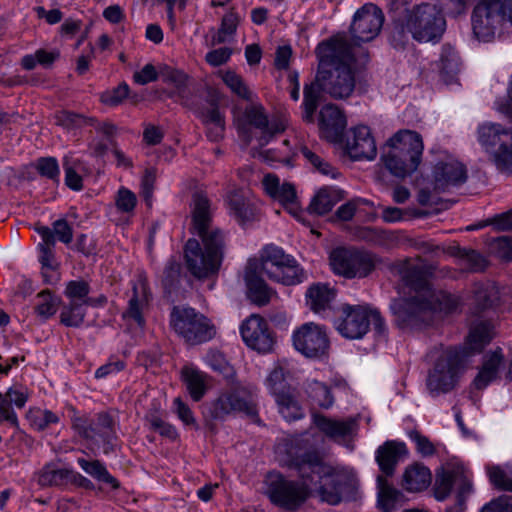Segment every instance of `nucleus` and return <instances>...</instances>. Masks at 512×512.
Wrapping results in <instances>:
<instances>
[{
  "mask_svg": "<svg viewBox=\"0 0 512 512\" xmlns=\"http://www.w3.org/2000/svg\"><path fill=\"white\" fill-rule=\"evenodd\" d=\"M297 447V451H290L287 465L301 480L289 479L278 471L268 472L263 480V494L271 504L288 512H295L305 504L312 485L317 487L322 501L331 505L340 503L343 493L351 488V476L325 462L319 450L308 449L306 440L297 441Z\"/></svg>",
  "mask_w": 512,
  "mask_h": 512,
  "instance_id": "1",
  "label": "nucleus"
},
{
  "mask_svg": "<svg viewBox=\"0 0 512 512\" xmlns=\"http://www.w3.org/2000/svg\"><path fill=\"white\" fill-rule=\"evenodd\" d=\"M432 266L404 260L398 264V273L405 287L413 293L408 298L393 299L390 309L400 328L414 327L426 321L431 311L452 313L460 305L459 297L445 291H435L426 279Z\"/></svg>",
  "mask_w": 512,
  "mask_h": 512,
  "instance_id": "2",
  "label": "nucleus"
},
{
  "mask_svg": "<svg viewBox=\"0 0 512 512\" xmlns=\"http://www.w3.org/2000/svg\"><path fill=\"white\" fill-rule=\"evenodd\" d=\"M318 71L316 81L323 92L334 99H346L355 89L352 45L345 37H334L316 48Z\"/></svg>",
  "mask_w": 512,
  "mask_h": 512,
  "instance_id": "3",
  "label": "nucleus"
},
{
  "mask_svg": "<svg viewBox=\"0 0 512 512\" xmlns=\"http://www.w3.org/2000/svg\"><path fill=\"white\" fill-rule=\"evenodd\" d=\"M493 336L492 323L481 321L471 328L467 336L466 347L450 346L445 348L427 376L426 385L430 394L438 396L454 389L465 357L480 352L492 340Z\"/></svg>",
  "mask_w": 512,
  "mask_h": 512,
  "instance_id": "4",
  "label": "nucleus"
},
{
  "mask_svg": "<svg viewBox=\"0 0 512 512\" xmlns=\"http://www.w3.org/2000/svg\"><path fill=\"white\" fill-rule=\"evenodd\" d=\"M445 29L442 11L434 4L423 3L394 19L389 41L395 49H404L411 38L418 42L438 41Z\"/></svg>",
  "mask_w": 512,
  "mask_h": 512,
  "instance_id": "5",
  "label": "nucleus"
},
{
  "mask_svg": "<svg viewBox=\"0 0 512 512\" xmlns=\"http://www.w3.org/2000/svg\"><path fill=\"white\" fill-rule=\"evenodd\" d=\"M202 240L203 248L196 239H189L184 247V259L187 270L198 280L216 276L221 268L225 239L217 234L206 236Z\"/></svg>",
  "mask_w": 512,
  "mask_h": 512,
  "instance_id": "6",
  "label": "nucleus"
},
{
  "mask_svg": "<svg viewBox=\"0 0 512 512\" xmlns=\"http://www.w3.org/2000/svg\"><path fill=\"white\" fill-rule=\"evenodd\" d=\"M477 39L489 42L507 26H512V0H477L471 15Z\"/></svg>",
  "mask_w": 512,
  "mask_h": 512,
  "instance_id": "7",
  "label": "nucleus"
},
{
  "mask_svg": "<svg viewBox=\"0 0 512 512\" xmlns=\"http://www.w3.org/2000/svg\"><path fill=\"white\" fill-rule=\"evenodd\" d=\"M170 328L186 344L195 346L212 340L216 327L204 314L187 306H174L169 316Z\"/></svg>",
  "mask_w": 512,
  "mask_h": 512,
  "instance_id": "8",
  "label": "nucleus"
},
{
  "mask_svg": "<svg viewBox=\"0 0 512 512\" xmlns=\"http://www.w3.org/2000/svg\"><path fill=\"white\" fill-rule=\"evenodd\" d=\"M477 139L497 169L512 174V127L484 122L477 128Z\"/></svg>",
  "mask_w": 512,
  "mask_h": 512,
  "instance_id": "9",
  "label": "nucleus"
},
{
  "mask_svg": "<svg viewBox=\"0 0 512 512\" xmlns=\"http://www.w3.org/2000/svg\"><path fill=\"white\" fill-rule=\"evenodd\" d=\"M340 311L335 327L346 339H362L368 333L371 323L377 333L383 334L385 331L384 319L377 309L368 305L344 304Z\"/></svg>",
  "mask_w": 512,
  "mask_h": 512,
  "instance_id": "10",
  "label": "nucleus"
},
{
  "mask_svg": "<svg viewBox=\"0 0 512 512\" xmlns=\"http://www.w3.org/2000/svg\"><path fill=\"white\" fill-rule=\"evenodd\" d=\"M260 131L259 146L267 145L277 134L285 131L286 123L283 120L268 119L265 108L260 103H252L246 106L243 115L238 119V132L247 144L252 140L250 128Z\"/></svg>",
  "mask_w": 512,
  "mask_h": 512,
  "instance_id": "11",
  "label": "nucleus"
},
{
  "mask_svg": "<svg viewBox=\"0 0 512 512\" xmlns=\"http://www.w3.org/2000/svg\"><path fill=\"white\" fill-rule=\"evenodd\" d=\"M329 260L336 274L349 279L366 277L375 267L372 254L354 248H336Z\"/></svg>",
  "mask_w": 512,
  "mask_h": 512,
  "instance_id": "12",
  "label": "nucleus"
},
{
  "mask_svg": "<svg viewBox=\"0 0 512 512\" xmlns=\"http://www.w3.org/2000/svg\"><path fill=\"white\" fill-rule=\"evenodd\" d=\"M384 23V15L380 8L372 3H367L358 9L353 17L350 26L352 47L360 45L361 42L373 40L381 31Z\"/></svg>",
  "mask_w": 512,
  "mask_h": 512,
  "instance_id": "13",
  "label": "nucleus"
},
{
  "mask_svg": "<svg viewBox=\"0 0 512 512\" xmlns=\"http://www.w3.org/2000/svg\"><path fill=\"white\" fill-rule=\"evenodd\" d=\"M293 345L307 358H322L328 354L329 339L326 331L315 323H305L294 331Z\"/></svg>",
  "mask_w": 512,
  "mask_h": 512,
  "instance_id": "14",
  "label": "nucleus"
},
{
  "mask_svg": "<svg viewBox=\"0 0 512 512\" xmlns=\"http://www.w3.org/2000/svg\"><path fill=\"white\" fill-rule=\"evenodd\" d=\"M232 413H244L255 421L258 419L257 409L252 397L245 390L224 392L213 402L211 408L213 418L224 419Z\"/></svg>",
  "mask_w": 512,
  "mask_h": 512,
  "instance_id": "15",
  "label": "nucleus"
},
{
  "mask_svg": "<svg viewBox=\"0 0 512 512\" xmlns=\"http://www.w3.org/2000/svg\"><path fill=\"white\" fill-rule=\"evenodd\" d=\"M151 293L146 279L139 276L132 285V295L128 300L122 319L129 329L144 330L146 326L145 314L149 309Z\"/></svg>",
  "mask_w": 512,
  "mask_h": 512,
  "instance_id": "16",
  "label": "nucleus"
},
{
  "mask_svg": "<svg viewBox=\"0 0 512 512\" xmlns=\"http://www.w3.org/2000/svg\"><path fill=\"white\" fill-rule=\"evenodd\" d=\"M265 192L277 201L289 214L300 219L303 211L297 197L295 186L289 182L280 183L279 177L267 174L262 180Z\"/></svg>",
  "mask_w": 512,
  "mask_h": 512,
  "instance_id": "17",
  "label": "nucleus"
},
{
  "mask_svg": "<svg viewBox=\"0 0 512 512\" xmlns=\"http://www.w3.org/2000/svg\"><path fill=\"white\" fill-rule=\"evenodd\" d=\"M243 341L248 347L260 353L270 352L274 338L265 319L258 315L248 317L240 327Z\"/></svg>",
  "mask_w": 512,
  "mask_h": 512,
  "instance_id": "18",
  "label": "nucleus"
},
{
  "mask_svg": "<svg viewBox=\"0 0 512 512\" xmlns=\"http://www.w3.org/2000/svg\"><path fill=\"white\" fill-rule=\"evenodd\" d=\"M433 177L434 189L437 192H445L464 184L467 180V170L457 159L447 156L435 165Z\"/></svg>",
  "mask_w": 512,
  "mask_h": 512,
  "instance_id": "19",
  "label": "nucleus"
},
{
  "mask_svg": "<svg viewBox=\"0 0 512 512\" xmlns=\"http://www.w3.org/2000/svg\"><path fill=\"white\" fill-rule=\"evenodd\" d=\"M191 215L193 233L201 239L213 234H217L220 238L225 239L223 232L212 224L210 201L202 192L193 194Z\"/></svg>",
  "mask_w": 512,
  "mask_h": 512,
  "instance_id": "20",
  "label": "nucleus"
},
{
  "mask_svg": "<svg viewBox=\"0 0 512 512\" xmlns=\"http://www.w3.org/2000/svg\"><path fill=\"white\" fill-rule=\"evenodd\" d=\"M313 423L327 438L336 443H345L356 433L358 422L356 418L333 419L325 415L313 414Z\"/></svg>",
  "mask_w": 512,
  "mask_h": 512,
  "instance_id": "21",
  "label": "nucleus"
},
{
  "mask_svg": "<svg viewBox=\"0 0 512 512\" xmlns=\"http://www.w3.org/2000/svg\"><path fill=\"white\" fill-rule=\"evenodd\" d=\"M347 151L355 160H373L377 154V147L370 128L359 125L352 130V137L347 140Z\"/></svg>",
  "mask_w": 512,
  "mask_h": 512,
  "instance_id": "22",
  "label": "nucleus"
},
{
  "mask_svg": "<svg viewBox=\"0 0 512 512\" xmlns=\"http://www.w3.org/2000/svg\"><path fill=\"white\" fill-rule=\"evenodd\" d=\"M386 148L398 154L406 153L408 157L421 161L424 145L419 133L400 130L387 141Z\"/></svg>",
  "mask_w": 512,
  "mask_h": 512,
  "instance_id": "23",
  "label": "nucleus"
},
{
  "mask_svg": "<svg viewBox=\"0 0 512 512\" xmlns=\"http://www.w3.org/2000/svg\"><path fill=\"white\" fill-rule=\"evenodd\" d=\"M408 455L405 443L387 441L376 451V461L386 476L393 475L398 462Z\"/></svg>",
  "mask_w": 512,
  "mask_h": 512,
  "instance_id": "24",
  "label": "nucleus"
},
{
  "mask_svg": "<svg viewBox=\"0 0 512 512\" xmlns=\"http://www.w3.org/2000/svg\"><path fill=\"white\" fill-rule=\"evenodd\" d=\"M35 231L41 236L42 241L38 244L39 256L38 260L43 270V276L46 279V271H55L59 267V263L55 257V237L50 227L36 226Z\"/></svg>",
  "mask_w": 512,
  "mask_h": 512,
  "instance_id": "25",
  "label": "nucleus"
},
{
  "mask_svg": "<svg viewBox=\"0 0 512 512\" xmlns=\"http://www.w3.org/2000/svg\"><path fill=\"white\" fill-rule=\"evenodd\" d=\"M227 204L230 215H232L241 225H245L256 220V208L242 191H231L227 196Z\"/></svg>",
  "mask_w": 512,
  "mask_h": 512,
  "instance_id": "26",
  "label": "nucleus"
},
{
  "mask_svg": "<svg viewBox=\"0 0 512 512\" xmlns=\"http://www.w3.org/2000/svg\"><path fill=\"white\" fill-rule=\"evenodd\" d=\"M503 360L504 355L499 347L484 355L482 367L473 382L477 389L482 390L486 388L497 378Z\"/></svg>",
  "mask_w": 512,
  "mask_h": 512,
  "instance_id": "27",
  "label": "nucleus"
},
{
  "mask_svg": "<svg viewBox=\"0 0 512 512\" xmlns=\"http://www.w3.org/2000/svg\"><path fill=\"white\" fill-rule=\"evenodd\" d=\"M319 124L326 138L336 139L345 129L346 120L338 107L333 104H328L320 111Z\"/></svg>",
  "mask_w": 512,
  "mask_h": 512,
  "instance_id": "28",
  "label": "nucleus"
},
{
  "mask_svg": "<svg viewBox=\"0 0 512 512\" xmlns=\"http://www.w3.org/2000/svg\"><path fill=\"white\" fill-rule=\"evenodd\" d=\"M500 296V289L494 282L486 281L476 283L473 289V313L478 314L486 309L497 306L500 301Z\"/></svg>",
  "mask_w": 512,
  "mask_h": 512,
  "instance_id": "29",
  "label": "nucleus"
},
{
  "mask_svg": "<svg viewBox=\"0 0 512 512\" xmlns=\"http://www.w3.org/2000/svg\"><path fill=\"white\" fill-rule=\"evenodd\" d=\"M381 159L390 173L398 178H405L413 173L419 166L420 161L413 157L403 158L392 150H384Z\"/></svg>",
  "mask_w": 512,
  "mask_h": 512,
  "instance_id": "30",
  "label": "nucleus"
},
{
  "mask_svg": "<svg viewBox=\"0 0 512 512\" xmlns=\"http://www.w3.org/2000/svg\"><path fill=\"white\" fill-rule=\"evenodd\" d=\"M92 421L91 432L86 440L95 444H110L115 438L114 421L112 417L108 413L102 412L97 414Z\"/></svg>",
  "mask_w": 512,
  "mask_h": 512,
  "instance_id": "31",
  "label": "nucleus"
},
{
  "mask_svg": "<svg viewBox=\"0 0 512 512\" xmlns=\"http://www.w3.org/2000/svg\"><path fill=\"white\" fill-rule=\"evenodd\" d=\"M181 378L194 401H200L207 391V375L193 366H184Z\"/></svg>",
  "mask_w": 512,
  "mask_h": 512,
  "instance_id": "32",
  "label": "nucleus"
},
{
  "mask_svg": "<svg viewBox=\"0 0 512 512\" xmlns=\"http://www.w3.org/2000/svg\"><path fill=\"white\" fill-rule=\"evenodd\" d=\"M431 483V472L422 464H413L406 468L402 485L408 492H420Z\"/></svg>",
  "mask_w": 512,
  "mask_h": 512,
  "instance_id": "33",
  "label": "nucleus"
},
{
  "mask_svg": "<svg viewBox=\"0 0 512 512\" xmlns=\"http://www.w3.org/2000/svg\"><path fill=\"white\" fill-rule=\"evenodd\" d=\"M291 263V256L274 245L266 246L261 253V273L270 278L285 264Z\"/></svg>",
  "mask_w": 512,
  "mask_h": 512,
  "instance_id": "34",
  "label": "nucleus"
},
{
  "mask_svg": "<svg viewBox=\"0 0 512 512\" xmlns=\"http://www.w3.org/2000/svg\"><path fill=\"white\" fill-rule=\"evenodd\" d=\"M245 281L248 288V296L253 303L263 306L270 301L271 290L257 272L251 269V265L245 272Z\"/></svg>",
  "mask_w": 512,
  "mask_h": 512,
  "instance_id": "35",
  "label": "nucleus"
},
{
  "mask_svg": "<svg viewBox=\"0 0 512 512\" xmlns=\"http://www.w3.org/2000/svg\"><path fill=\"white\" fill-rule=\"evenodd\" d=\"M200 118L207 127V136L211 141H219L224 136L225 117L215 104L203 109L200 112Z\"/></svg>",
  "mask_w": 512,
  "mask_h": 512,
  "instance_id": "36",
  "label": "nucleus"
},
{
  "mask_svg": "<svg viewBox=\"0 0 512 512\" xmlns=\"http://www.w3.org/2000/svg\"><path fill=\"white\" fill-rule=\"evenodd\" d=\"M448 253L457 257L459 265L468 272H482L487 267V260L475 250H467L459 246L450 247Z\"/></svg>",
  "mask_w": 512,
  "mask_h": 512,
  "instance_id": "37",
  "label": "nucleus"
},
{
  "mask_svg": "<svg viewBox=\"0 0 512 512\" xmlns=\"http://www.w3.org/2000/svg\"><path fill=\"white\" fill-rule=\"evenodd\" d=\"M439 74L444 82H450L459 72L460 60L455 49L450 45H443L439 60L436 62Z\"/></svg>",
  "mask_w": 512,
  "mask_h": 512,
  "instance_id": "38",
  "label": "nucleus"
},
{
  "mask_svg": "<svg viewBox=\"0 0 512 512\" xmlns=\"http://www.w3.org/2000/svg\"><path fill=\"white\" fill-rule=\"evenodd\" d=\"M340 200L339 192L333 188H322L311 200L308 211L316 215H324L332 210Z\"/></svg>",
  "mask_w": 512,
  "mask_h": 512,
  "instance_id": "39",
  "label": "nucleus"
},
{
  "mask_svg": "<svg viewBox=\"0 0 512 512\" xmlns=\"http://www.w3.org/2000/svg\"><path fill=\"white\" fill-rule=\"evenodd\" d=\"M77 463L84 472L94 479L108 484L114 490L120 487L119 481L108 472L105 465L99 460L88 461L84 458H78Z\"/></svg>",
  "mask_w": 512,
  "mask_h": 512,
  "instance_id": "40",
  "label": "nucleus"
},
{
  "mask_svg": "<svg viewBox=\"0 0 512 512\" xmlns=\"http://www.w3.org/2000/svg\"><path fill=\"white\" fill-rule=\"evenodd\" d=\"M307 304L314 312L325 310L334 298V292L325 284H315L306 292Z\"/></svg>",
  "mask_w": 512,
  "mask_h": 512,
  "instance_id": "41",
  "label": "nucleus"
},
{
  "mask_svg": "<svg viewBox=\"0 0 512 512\" xmlns=\"http://www.w3.org/2000/svg\"><path fill=\"white\" fill-rule=\"evenodd\" d=\"M70 469L57 468L55 464H46L37 474V482L42 487L64 486L68 484Z\"/></svg>",
  "mask_w": 512,
  "mask_h": 512,
  "instance_id": "42",
  "label": "nucleus"
},
{
  "mask_svg": "<svg viewBox=\"0 0 512 512\" xmlns=\"http://www.w3.org/2000/svg\"><path fill=\"white\" fill-rule=\"evenodd\" d=\"M240 23V16L231 8L222 18L217 33L213 36L214 44H222L229 41L236 33Z\"/></svg>",
  "mask_w": 512,
  "mask_h": 512,
  "instance_id": "43",
  "label": "nucleus"
},
{
  "mask_svg": "<svg viewBox=\"0 0 512 512\" xmlns=\"http://www.w3.org/2000/svg\"><path fill=\"white\" fill-rule=\"evenodd\" d=\"M305 278L306 275L303 269L300 268L294 258L291 257V263L285 264L269 279L284 285H296L303 282Z\"/></svg>",
  "mask_w": 512,
  "mask_h": 512,
  "instance_id": "44",
  "label": "nucleus"
},
{
  "mask_svg": "<svg viewBox=\"0 0 512 512\" xmlns=\"http://www.w3.org/2000/svg\"><path fill=\"white\" fill-rule=\"evenodd\" d=\"M306 392L314 405L328 409L334 403L330 389L323 383L313 380L307 383Z\"/></svg>",
  "mask_w": 512,
  "mask_h": 512,
  "instance_id": "45",
  "label": "nucleus"
},
{
  "mask_svg": "<svg viewBox=\"0 0 512 512\" xmlns=\"http://www.w3.org/2000/svg\"><path fill=\"white\" fill-rule=\"evenodd\" d=\"M320 90L321 88L317 81L304 86L303 120L307 123H312L314 120V113L319 104Z\"/></svg>",
  "mask_w": 512,
  "mask_h": 512,
  "instance_id": "46",
  "label": "nucleus"
},
{
  "mask_svg": "<svg viewBox=\"0 0 512 512\" xmlns=\"http://www.w3.org/2000/svg\"><path fill=\"white\" fill-rule=\"evenodd\" d=\"M85 316V305L77 301H71L63 307L60 313V322L67 327H79L84 322Z\"/></svg>",
  "mask_w": 512,
  "mask_h": 512,
  "instance_id": "47",
  "label": "nucleus"
},
{
  "mask_svg": "<svg viewBox=\"0 0 512 512\" xmlns=\"http://www.w3.org/2000/svg\"><path fill=\"white\" fill-rule=\"evenodd\" d=\"M378 505L383 512H391L398 498L399 492L390 486L383 476L377 477Z\"/></svg>",
  "mask_w": 512,
  "mask_h": 512,
  "instance_id": "48",
  "label": "nucleus"
},
{
  "mask_svg": "<svg viewBox=\"0 0 512 512\" xmlns=\"http://www.w3.org/2000/svg\"><path fill=\"white\" fill-rule=\"evenodd\" d=\"M220 76L232 93L244 100H251L252 93L240 75L228 70L222 72Z\"/></svg>",
  "mask_w": 512,
  "mask_h": 512,
  "instance_id": "49",
  "label": "nucleus"
},
{
  "mask_svg": "<svg viewBox=\"0 0 512 512\" xmlns=\"http://www.w3.org/2000/svg\"><path fill=\"white\" fill-rule=\"evenodd\" d=\"M26 417L30 425L38 431L45 430L51 424L59 422V417L55 413L50 410H42L39 408L30 409L27 412Z\"/></svg>",
  "mask_w": 512,
  "mask_h": 512,
  "instance_id": "50",
  "label": "nucleus"
},
{
  "mask_svg": "<svg viewBox=\"0 0 512 512\" xmlns=\"http://www.w3.org/2000/svg\"><path fill=\"white\" fill-rule=\"evenodd\" d=\"M455 468L438 474L435 479L433 491L438 501L445 500L451 493L455 483Z\"/></svg>",
  "mask_w": 512,
  "mask_h": 512,
  "instance_id": "51",
  "label": "nucleus"
},
{
  "mask_svg": "<svg viewBox=\"0 0 512 512\" xmlns=\"http://www.w3.org/2000/svg\"><path fill=\"white\" fill-rule=\"evenodd\" d=\"M301 153L304 158L321 174L336 178V169L322 157L311 151L308 147H302Z\"/></svg>",
  "mask_w": 512,
  "mask_h": 512,
  "instance_id": "52",
  "label": "nucleus"
},
{
  "mask_svg": "<svg viewBox=\"0 0 512 512\" xmlns=\"http://www.w3.org/2000/svg\"><path fill=\"white\" fill-rule=\"evenodd\" d=\"M68 411L72 428L80 437L86 439L91 432L92 419L86 414H80L73 406L68 407Z\"/></svg>",
  "mask_w": 512,
  "mask_h": 512,
  "instance_id": "53",
  "label": "nucleus"
},
{
  "mask_svg": "<svg viewBox=\"0 0 512 512\" xmlns=\"http://www.w3.org/2000/svg\"><path fill=\"white\" fill-rule=\"evenodd\" d=\"M490 482L498 489L512 492V470L493 466L488 469Z\"/></svg>",
  "mask_w": 512,
  "mask_h": 512,
  "instance_id": "54",
  "label": "nucleus"
},
{
  "mask_svg": "<svg viewBox=\"0 0 512 512\" xmlns=\"http://www.w3.org/2000/svg\"><path fill=\"white\" fill-rule=\"evenodd\" d=\"M267 387L273 396L291 389L285 378V370L281 366H276L266 379Z\"/></svg>",
  "mask_w": 512,
  "mask_h": 512,
  "instance_id": "55",
  "label": "nucleus"
},
{
  "mask_svg": "<svg viewBox=\"0 0 512 512\" xmlns=\"http://www.w3.org/2000/svg\"><path fill=\"white\" fill-rule=\"evenodd\" d=\"M78 161H70L67 157L63 160L65 171V184L72 190L79 191L83 188L82 177L78 174Z\"/></svg>",
  "mask_w": 512,
  "mask_h": 512,
  "instance_id": "56",
  "label": "nucleus"
},
{
  "mask_svg": "<svg viewBox=\"0 0 512 512\" xmlns=\"http://www.w3.org/2000/svg\"><path fill=\"white\" fill-rule=\"evenodd\" d=\"M490 252L498 259L509 262L512 260V238L502 236L494 239L490 244Z\"/></svg>",
  "mask_w": 512,
  "mask_h": 512,
  "instance_id": "57",
  "label": "nucleus"
},
{
  "mask_svg": "<svg viewBox=\"0 0 512 512\" xmlns=\"http://www.w3.org/2000/svg\"><path fill=\"white\" fill-rule=\"evenodd\" d=\"M90 292V286L88 282L84 280H72L66 285L65 295L71 299V301H77L80 304H84V299L88 297Z\"/></svg>",
  "mask_w": 512,
  "mask_h": 512,
  "instance_id": "58",
  "label": "nucleus"
},
{
  "mask_svg": "<svg viewBox=\"0 0 512 512\" xmlns=\"http://www.w3.org/2000/svg\"><path fill=\"white\" fill-rule=\"evenodd\" d=\"M149 429L159 433L161 436L171 440H175L178 436L176 429L169 423L162 420L155 414L146 416Z\"/></svg>",
  "mask_w": 512,
  "mask_h": 512,
  "instance_id": "59",
  "label": "nucleus"
},
{
  "mask_svg": "<svg viewBox=\"0 0 512 512\" xmlns=\"http://www.w3.org/2000/svg\"><path fill=\"white\" fill-rule=\"evenodd\" d=\"M137 204V197L131 190L122 187L115 196V205L122 213H133Z\"/></svg>",
  "mask_w": 512,
  "mask_h": 512,
  "instance_id": "60",
  "label": "nucleus"
},
{
  "mask_svg": "<svg viewBox=\"0 0 512 512\" xmlns=\"http://www.w3.org/2000/svg\"><path fill=\"white\" fill-rule=\"evenodd\" d=\"M455 483L458 502L462 504L466 497L472 492V483L468 475L465 474L462 468H455Z\"/></svg>",
  "mask_w": 512,
  "mask_h": 512,
  "instance_id": "61",
  "label": "nucleus"
},
{
  "mask_svg": "<svg viewBox=\"0 0 512 512\" xmlns=\"http://www.w3.org/2000/svg\"><path fill=\"white\" fill-rule=\"evenodd\" d=\"M159 73L164 82L174 84L179 91L186 86L187 75L180 70L163 65L160 66Z\"/></svg>",
  "mask_w": 512,
  "mask_h": 512,
  "instance_id": "62",
  "label": "nucleus"
},
{
  "mask_svg": "<svg viewBox=\"0 0 512 512\" xmlns=\"http://www.w3.org/2000/svg\"><path fill=\"white\" fill-rule=\"evenodd\" d=\"M38 298L39 302L36 304L35 310L39 316L48 318L56 313L57 301L49 292L39 293Z\"/></svg>",
  "mask_w": 512,
  "mask_h": 512,
  "instance_id": "63",
  "label": "nucleus"
},
{
  "mask_svg": "<svg viewBox=\"0 0 512 512\" xmlns=\"http://www.w3.org/2000/svg\"><path fill=\"white\" fill-rule=\"evenodd\" d=\"M36 169L41 176L51 180H57L59 177V166L56 158L42 157L36 162Z\"/></svg>",
  "mask_w": 512,
  "mask_h": 512,
  "instance_id": "64",
  "label": "nucleus"
}]
</instances>
